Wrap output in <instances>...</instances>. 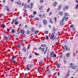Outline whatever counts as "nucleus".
Wrapping results in <instances>:
<instances>
[{
	"label": "nucleus",
	"mask_w": 78,
	"mask_h": 78,
	"mask_svg": "<svg viewBox=\"0 0 78 78\" xmlns=\"http://www.w3.org/2000/svg\"><path fill=\"white\" fill-rule=\"evenodd\" d=\"M55 33L53 32L52 34H51V37L50 38V39H51V40H52V39L53 41L55 40V39H57V38H56L55 37Z\"/></svg>",
	"instance_id": "1"
},
{
	"label": "nucleus",
	"mask_w": 78,
	"mask_h": 78,
	"mask_svg": "<svg viewBox=\"0 0 78 78\" xmlns=\"http://www.w3.org/2000/svg\"><path fill=\"white\" fill-rule=\"evenodd\" d=\"M50 56L51 58H56V55L55 54V53L53 52H51L50 53Z\"/></svg>",
	"instance_id": "2"
},
{
	"label": "nucleus",
	"mask_w": 78,
	"mask_h": 78,
	"mask_svg": "<svg viewBox=\"0 0 78 78\" xmlns=\"http://www.w3.org/2000/svg\"><path fill=\"white\" fill-rule=\"evenodd\" d=\"M34 5V4L33 3H31L30 4V5H27V8H30V9H32V8H33V5Z\"/></svg>",
	"instance_id": "3"
},
{
	"label": "nucleus",
	"mask_w": 78,
	"mask_h": 78,
	"mask_svg": "<svg viewBox=\"0 0 78 78\" xmlns=\"http://www.w3.org/2000/svg\"><path fill=\"white\" fill-rule=\"evenodd\" d=\"M20 32L22 34H24V30L23 29H21L20 30Z\"/></svg>",
	"instance_id": "4"
},
{
	"label": "nucleus",
	"mask_w": 78,
	"mask_h": 78,
	"mask_svg": "<svg viewBox=\"0 0 78 78\" xmlns=\"http://www.w3.org/2000/svg\"><path fill=\"white\" fill-rule=\"evenodd\" d=\"M43 22L44 23V24L46 25H47V20H43Z\"/></svg>",
	"instance_id": "5"
},
{
	"label": "nucleus",
	"mask_w": 78,
	"mask_h": 78,
	"mask_svg": "<svg viewBox=\"0 0 78 78\" xmlns=\"http://www.w3.org/2000/svg\"><path fill=\"white\" fill-rule=\"evenodd\" d=\"M69 16V13L65 12L64 14V17H67Z\"/></svg>",
	"instance_id": "6"
},
{
	"label": "nucleus",
	"mask_w": 78,
	"mask_h": 78,
	"mask_svg": "<svg viewBox=\"0 0 78 78\" xmlns=\"http://www.w3.org/2000/svg\"><path fill=\"white\" fill-rule=\"evenodd\" d=\"M63 19H64L66 21H67L68 19H69V18L68 17H66L64 16V17L63 18Z\"/></svg>",
	"instance_id": "7"
},
{
	"label": "nucleus",
	"mask_w": 78,
	"mask_h": 78,
	"mask_svg": "<svg viewBox=\"0 0 78 78\" xmlns=\"http://www.w3.org/2000/svg\"><path fill=\"white\" fill-rule=\"evenodd\" d=\"M48 50V47H46V50H45V51H44V54H46V53H47V51Z\"/></svg>",
	"instance_id": "8"
},
{
	"label": "nucleus",
	"mask_w": 78,
	"mask_h": 78,
	"mask_svg": "<svg viewBox=\"0 0 78 78\" xmlns=\"http://www.w3.org/2000/svg\"><path fill=\"white\" fill-rule=\"evenodd\" d=\"M22 50L24 52H26L27 51V48H25V47H24L23 48Z\"/></svg>",
	"instance_id": "9"
},
{
	"label": "nucleus",
	"mask_w": 78,
	"mask_h": 78,
	"mask_svg": "<svg viewBox=\"0 0 78 78\" xmlns=\"http://www.w3.org/2000/svg\"><path fill=\"white\" fill-rule=\"evenodd\" d=\"M49 55V52H48L47 54L46 58L48 60H49V57H48V55Z\"/></svg>",
	"instance_id": "10"
},
{
	"label": "nucleus",
	"mask_w": 78,
	"mask_h": 78,
	"mask_svg": "<svg viewBox=\"0 0 78 78\" xmlns=\"http://www.w3.org/2000/svg\"><path fill=\"white\" fill-rule=\"evenodd\" d=\"M58 3V2L56 1L55 2L53 3V6H56L57 5V4Z\"/></svg>",
	"instance_id": "11"
},
{
	"label": "nucleus",
	"mask_w": 78,
	"mask_h": 78,
	"mask_svg": "<svg viewBox=\"0 0 78 78\" xmlns=\"http://www.w3.org/2000/svg\"><path fill=\"white\" fill-rule=\"evenodd\" d=\"M66 56L67 57V58H69L70 56V54L69 53H67Z\"/></svg>",
	"instance_id": "12"
},
{
	"label": "nucleus",
	"mask_w": 78,
	"mask_h": 78,
	"mask_svg": "<svg viewBox=\"0 0 78 78\" xmlns=\"http://www.w3.org/2000/svg\"><path fill=\"white\" fill-rule=\"evenodd\" d=\"M59 15H60V16H62L63 15V12H59Z\"/></svg>",
	"instance_id": "13"
},
{
	"label": "nucleus",
	"mask_w": 78,
	"mask_h": 78,
	"mask_svg": "<svg viewBox=\"0 0 78 78\" xmlns=\"http://www.w3.org/2000/svg\"><path fill=\"white\" fill-rule=\"evenodd\" d=\"M20 3H21V2H20V1L16 2V3L18 4L19 5H20Z\"/></svg>",
	"instance_id": "14"
},
{
	"label": "nucleus",
	"mask_w": 78,
	"mask_h": 78,
	"mask_svg": "<svg viewBox=\"0 0 78 78\" xmlns=\"http://www.w3.org/2000/svg\"><path fill=\"white\" fill-rule=\"evenodd\" d=\"M16 57H15V56L13 55V56H12V58L11 59V60H13L14 59H15Z\"/></svg>",
	"instance_id": "15"
},
{
	"label": "nucleus",
	"mask_w": 78,
	"mask_h": 78,
	"mask_svg": "<svg viewBox=\"0 0 78 78\" xmlns=\"http://www.w3.org/2000/svg\"><path fill=\"white\" fill-rule=\"evenodd\" d=\"M5 9H6V10H7V11H8V12H9V11H10L8 7H5Z\"/></svg>",
	"instance_id": "16"
},
{
	"label": "nucleus",
	"mask_w": 78,
	"mask_h": 78,
	"mask_svg": "<svg viewBox=\"0 0 78 78\" xmlns=\"http://www.w3.org/2000/svg\"><path fill=\"white\" fill-rule=\"evenodd\" d=\"M12 63H16V61L14 60H11Z\"/></svg>",
	"instance_id": "17"
},
{
	"label": "nucleus",
	"mask_w": 78,
	"mask_h": 78,
	"mask_svg": "<svg viewBox=\"0 0 78 78\" xmlns=\"http://www.w3.org/2000/svg\"><path fill=\"white\" fill-rule=\"evenodd\" d=\"M62 7V6L61 5H59L58 6V9L59 10L61 8V7Z\"/></svg>",
	"instance_id": "18"
},
{
	"label": "nucleus",
	"mask_w": 78,
	"mask_h": 78,
	"mask_svg": "<svg viewBox=\"0 0 78 78\" xmlns=\"http://www.w3.org/2000/svg\"><path fill=\"white\" fill-rule=\"evenodd\" d=\"M38 16L39 17H40V18H41V19L43 18V16H42V15L39 14Z\"/></svg>",
	"instance_id": "19"
},
{
	"label": "nucleus",
	"mask_w": 78,
	"mask_h": 78,
	"mask_svg": "<svg viewBox=\"0 0 78 78\" xmlns=\"http://www.w3.org/2000/svg\"><path fill=\"white\" fill-rule=\"evenodd\" d=\"M39 30H35V34H37L38 33H39Z\"/></svg>",
	"instance_id": "20"
},
{
	"label": "nucleus",
	"mask_w": 78,
	"mask_h": 78,
	"mask_svg": "<svg viewBox=\"0 0 78 78\" xmlns=\"http://www.w3.org/2000/svg\"><path fill=\"white\" fill-rule=\"evenodd\" d=\"M78 69V67H72V69Z\"/></svg>",
	"instance_id": "21"
},
{
	"label": "nucleus",
	"mask_w": 78,
	"mask_h": 78,
	"mask_svg": "<svg viewBox=\"0 0 78 78\" xmlns=\"http://www.w3.org/2000/svg\"><path fill=\"white\" fill-rule=\"evenodd\" d=\"M65 47L66 48H65V50L66 51H67V50H68V48H67V46H65Z\"/></svg>",
	"instance_id": "22"
},
{
	"label": "nucleus",
	"mask_w": 78,
	"mask_h": 78,
	"mask_svg": "<svg viewBox=\"0 0 78 78\" xmlns=\"http://www.w3.org/2000/svg\"><path fill=\"white\" fill-rule=\"evenodd\" d=\"M78 7V4H77L76 5V8H75V9H77Z\"/></svg>",
	"instance_id": "23"
},
{
	"label": "nucleus",
	"mask_w": 78,
	"mask_h": 78,
	"mask_svg": "<svg viewBox=\"0 0 78 78\" xmlns=\"http://www.w3.org/2000/svg\"><path fill=\"white\" fill-rule=\"evenodd\" d=\"M30 32L28 31H27L26 33V34H30Z\"/></svg>",
	"instance_id": "24"
},
{
	"label": "nucleus",
	"mask_w": 78,
	"mask_h": 78,
	"mask_svg": "<svg viewBox=\"0 0 78 78\" xmlns=\"http://www.w3.org/2000/svg\"><path fill=\"white\" fill-rule=\"evenodd\" d=\"M21 46V44H19L18 45L17 47H18V48H20Z\"/></svg>",
	"instance_id": "25"
},
{
	"label": "nucleus",
	"mask_w": 78,
	"mask_h": 78,
	"mask_svg": "<svg viewBox=\"0 0 78 78\" xmlns=\"http://www.w3.org/2000/svg\"><path fill=\"white\" fill-rule=\"evenodd\" d=\"M31 31L32 32H33L34 31H35V30L34 29V28H32L31 29Z\"/></svg>",
	"instance_id": "26"
},
{
	"label": "nucleus",
	"mask_w": 78,
	"mask_h": 78,
	"mask_svg": "<svg viewBox=\"0 0 78 78\" xmlns=\"http://www.w3.org/2000/svg\"><path fill=\"white\" fill-rule=\"evenodd\" d=\"M54 21H55V23H56V17H55L54 18Z\"/></svg>",
	"instance_id": "27"
},
{
	"label": "nucleus",
	"mask_w": 78,
	"mask_h": 78,
	"mask_svg": "<svg viewBox=\"0 0 78 78\" xmlns=\"http://www.w3.org/2000/svg\"><path fill=\"white\" fill-rule=\"evenodd\" d=\"M18 23H19V21H17L15 22V24L16 25H18Z\"/></svg>",
	"instance_id": "28"
},
{
	"label": "nucleus",
	"mask_w": 78,
	"mask_h": 78,
	"mask_svg": "<svg viewBox=\"0 0 78 78\" xmlns=\"http://www.w3.org/2000/svg\"><path fill=\"white\" fill-rule=\"evenodd\" d=\"M44 33H45V34H48V31H45Z\"/></svg>",
	"instance_id": "29"
},
{
	"label": "nucleus",
	"mask_w": 78,
	"mask_h": 78,
	"mask_svg": "<svg viewBox=\"0 0 78 78\" xmlns=\"http://www.w3.org/2000/svg\"><path fill=\"white\" fill-rule=\"evenodd\" d=\"M41 47H46V45H45V44H44V45L42 44V45H41Z\"/></svg>",
	"instance_id": "30"
},
{
	"label": "nucleus",
	"mask_w": 78,
	"mask_h": 78,
	"mask_svg": "<svg viewBox=\"0 0 78 78\" xmlns=\"http://www.w3.org/2000/svg\"><path fill=\"white\" fill-rule=\"evenodd\" d=\"M63 22H64V19H63V20H62L61 22L60 23L61 24H62Z\"/></svg>",
	"instance_id": "31"
},
{
	"label": "nucleus",
	"mask_w": 78,
	"mask_h": 78,
	"mask_svg": "<svg viewBox=\"0 0 78 78\" xmlns=\"http://www.w3.org/2000/svg\"><path fill=\"white\" fill-rule=\"evenodd\" d=\"M45 50V48H42L41 49L42 51H44Z\"/></svg>",
	"instance_id": "32"
},
{
	"label": "nucleus",
	"mask_w": 78,
	"mask_h": 78,
	"mask_svg": "<svg viewBox=\"0 0 78 78\" xmlns=\"http://www.w3.org/2000/svg\"><path fill=\"white\" fill-rule=\"evenodd\" d=\"M65 9H69V6H66L65 7Z\"/></svg>",
	"instance_id": "33"
},
{
	"label": "nucleus",
	"mask_w": 78,
	"mask_h": 78,
	"mask_svg": "<svg viewBox=\"0 0 78 78\" xmlns=\"http://www.w3.org/2000/svg\"><path fill=\"white\" fill-rule=\"evenodd\" d=\"M43 61H41V62H39V64H42V63H43Z\"/></svg>",
	"instance_id": "34"
},
{
	"label": "nucleus",
	"mask_w": 78,
	"mask_h": 78,
	"mask_svg": "<svg viewBox=\"0 0 78 78\" xmlns=\"http://www.w3.org/2000/svg\"><path fill=\"white\" fill-rule=\"evenodd\" d=\"M70 73V70H69L68 72V73L67 74V75L69 76V74Z\"/></svg>",
	"instance_id": "35"
},
{
	"label": "nucleus",
	"mask_w": 78,
	"mask_h": 78,
	"mask_svg": "<svg viewBox=\"0 0 78 78\" xmlns=\"http://www.w3.org/2000/svg\"><path fill=\"white\" fill-rule=\"evenodd\" d=\"M12 33H14V29H12Z\"/></svg>",
	"instance_id": "36"
},
{
	"label": "nucleus",
	"mask_w": 78,
	"mask_h": 78,
	"mask_svg": "<svg viewBox=\"0 0 78 78\" xmlns=\"http://www.w3.org/2000/svg\"><path fill=\"white\" fill-rule=\"evenodd\" d=\"M53 31H56V29H55V28L54 27L52 29Z\"/></svg>",
	"instance_id": "37"
},
{
	"label": "nucleus",
	"mask_w": 78,
	"mask_h": 78,
	"mask_svg": "<svg viewBox=\"0 0 78 78\" xmlns=\"http://www.w3.org/2000/svg\"><path fill=\"white\" fill-rule=\"evenodd\" d=\"M2 27L3 28H5V25L4 24H2Z\"/></svg>",
	"instance_id": "38"
},
{
	"label": "nucleus",
	"mask_w": 78,
	"mask_h": 78,
	"mask_svg": "<svg viewBox=\"0 0 78 78\" xmlns=\"http://www.w3.org/2000/svg\"><path fill=\"white\" fill-rule=\"evenodd\" d=\"M24 41H25V40L23 39V40H22L21 42L22 43H23L24 42H25Z\"/></svg>",
	"instance_id": "39"
},
{
	"label": "nucleus",
	"mask_w": 78,
	"mask_h": 78,
	"mask_svg": "<svg viewBox=\"0 0 78 78\" xmlns=\"http://www.w3.org/2000/svg\"><path fill=\"white\" fill-rule=\"evenodd\" d=\"M40 72H41V70L39 69H38L37 71L38 73H40Z\"/></svg>",
	"instance_id": "40"
},
{
	"label": "nucleus",
	"mask_w": 78,
	"mask_h": 78,
	"mask_svg": "<svg viewBox=\"0 0 78 78\" xmlns=\"http://www.w3.org/2000/svg\"><path fill=\"white\" fill-rule=\"evenodd\" d=\"M33 13H34V15L36 14L37 12L36 11H34Z\"/></svg>",
	"instance_id": "41"
},
{
	"label": "nucleus",
	"mask_w": 78,
	"mask_h": 78,
	"mask_svg": "<svg viewBox=\"0 0 78 78\" xmlns=\"http://www.w3.org/2000/svg\"><path fill=\"white\" fill-rule=\"evenodd\" d=\"M4 37L5 39L6 40H8V37Z\"/></svg>",
	"instance_id": "42"
},
{
	"label": "nucleus",
	"mask_w": 78,
	"mask_h": 78,
	"mask_svg": "<svg viewBox=\"0 0 78 78\" xmlns=\"http://www.w3.org/2000/svg\"><path fill=\"white\" fill-rule=\"evenodd\" d=\"M47 12H49L50 11V8H48L47 10Z\"/></svg>",
	"instance_id": "43"
},
{
	"label": "nucleus",
	"mask_w": 78,
	"mask_h": 78,
	"mask_svg": "<svg viewBox=\"0 0 78 78\" xmlns=\"http://www.w3.org/2000/svg\"><path fill=\"white\" fill-rule=\"evenodd\" d=\"M44 1V0H41L40 1V2L41 3H42Z\"/></svg>",
	"instance_id": "44"
},
{
	"label": "nucleus",
	"mask_w": 78,
	"mask_h": 78,
	"mask_svg": "<svg viewBox=\"0 0 78 78\" xmlns=\"http://www.w3.org/2000/svg\"><path fill=\"white\" fill-rule=\"evenodd\" d=\"M43 16L44 17H46V15L45 14H44L43 15Z\"/></svg>",
	"instance_id": "45"
},
{
	"label": "nucleus",
	"mask_w": 78,
	"mask_h": 78,
	"mask_svg": "<svg viewBox=\"0 0 78 78\" xmlns=\"http://www.w3.org/2000/svg\"><path fill=\"white\" fill-rule=\"evenodd\" d=\"M70 65H71L70 67H72V65H73V63H70Z\"/></svg>",
	"instance_id": "46"
},
{
	"label": "nucleus",
	"mask_w": 78,
	"mask_h": 78,
	"mask_svg": "<svg viewBox=\"0 0 78 78\" xmlns=\"http://www.w3.org/2000/svg\"><path fill=\"white\" fill-rule=\"evenodd\" d=\"M32 65H29V67H32Z\"/></svg>",
	"instance_id": "47"
},
{
	"label": "nucleus",
	"mask_w": 78,
	"mask_h": 78,
	"mask_svg": "<svg viewBox=\"0 0 78 78\" xmlns=\"http://www.w3.org/2000/svg\"><path fill=\"white\" fill-rule=\"evenodd\" d=\"M32 58V56H31V55L29 56V59H31Z\"/></svg>",
	"instance_id": "48"
},
{
	"label": "nucleus",
	"mask_w": 78,
	"mask_h": 78,
	"mask_svg": "<svg viewBox=\"0 0 78 78\" xmlns=\"http://www.w3.org/2000/svg\"><path fill=\"white\" fill-rule=\"evenodd\" d=\"M35 55H36V56H37V55H39V54H37L36 52L35 53Z\"/></svg>",
	"instance_id": "49"
},
{
	"label": "nucleus",
	"mask_w": 78,
	"mask_h": 78,
	"mask_svg": "<svg viewBox=\"0 0 78 78\" xmlns=\"http://www.w3.org/2000/svg\"><path fill=\"white\" fill-rule=\"evenodd\" d=\"M73 27V24H72L71 25L70 28H72Z\"/></svg>",
	"instance_id": "50"
},
{
	"label": "nucleus",
	"mask_w": 78,
	"mask_h": 78,
	"mask_svg": "<svg viewBox=\"0 0 78 78\" xmlns=\"http://www.w3.org/2000/svg\"><path fill=\"white\" fill-rule=\"evenodd\" d=\"M58 35H59L61 34V33H60V32H58Z\"/></svg>",
	"instance_id": "51"
},
{
	"label": "nucleus",
	"mask_w": 78,
	"mask_h": 78,
	"mask_svg": "<svg viewBox=\"0 0 78 78\" xmlns=\"http://www.w3.org/2000/svg\"><path fill=\"white\" fill-rule=\"evenodd\" d=\"M46 39H47V40H48V36H46Z\"/></svg>",
	"instance_id": "52"
},
{
	"label": "nucleus",
	"mask_w": 78,
	"mask_h": 78,
	"mask_svg": "<svg viewBox=\"0 0 78 78\" xmlns=\"http://www.w3.org/2000/svg\"><path fill=\"white\" fill-rule=\"evenodd\" d=\"M42 7H40L39 8V9L40 10H41V9H42Z\"/></svg>",
	"instance_id": "53"
},
{
	"label": "nucleus",
	"mask_w": 78,
	"mask_h": 78,
	"mask_svg": "<svg viewBox=\"0 0 78 78\" xmlns=\"http://www.w3.org/2000/svg\"><path fill=\"white\" fill-rule=\"evenodd\" d=\"M7 31H8V32H9V28H7Z\"/></svg>",
	"instance_id": "54"
},
{
	"label": "nucleus",
	"mask_w": 78,
	"mask_h": 78,
	"mask_svg": "<svg viewBox=\"0 0 78 78\" xmlns=\"http://www.w3.org/2000/svg\"><path fill=\"white\" fill-rule=\"evenodd\" d=\"M14 20H13L12 22H11V23H12V24H13V23H14Z\"/></svg>",
	"instance_id": "55"
},
{
	"label": "nucleus",
	"mask_w": 78,
	"mask_h": 78,
	"mask_svg": "<svg viewBox=\"0 0 78 78\" xmlns=\"http://www.w3.org/2000/svg\"><path fill=\"white\" fill-rule=\"evenodd\" d=\"M52 12H50L49 13V16H50L51 15V14H52Z\"/></svg>",
	"instance_id": "56"
},
{
	"label": "nucleus",
	"mask_w": 78,
	"mask_h": 78,
	"mask_svg": "<svg viewBox=\"0 0 78 78\" xmlns=\"http://www.w3.org/2000/svg\"><path fill=\"white\" fill-rule=\"evenodd\" d=\"M30 44L28 45V46L27 47V49H28V48H30Z\"/></svg>",
	"instance_id": "57"
},
{
	"label": "nucleus",
	"mask_w": 78,
	"mask_h": 78,
	"mask_svg": "<svg viewBox=\"0 0 78 78\" xmlns=\"http://www.w3.org/2000/svg\"><path fill=\"white\" fill-rule=\"evenodd\" d=\"M50 22L51 23H53V22H52V21H51V19H50Z\"/></svg>",
	"instance_id": "58"
},
{
	"label": "nucleus",
	"mask_w": 78,
	"mask_h": 78,
	"mask_svg": "<svg viewBox=\"0 0 78 78\" xmlns=\"http://www.w3.org/2000/svg\"><path fill=\"white\" fill-rule=\"evenodd\" d=\"M27 70H30V68L29 67H27Z\"/></svg>",
	"instance_id": "59"
},
{
	"label": "nucleus",
	"mask_w": 78,
	"mask_h": 78,
	"mask_svg": "<svg viewBox=\"0 0 78 78\" xmlns=\"http://www.w3.org/2000/svg\"><path fill=\"white\" fill-rule=\"evenodd\" d=\"M57 68H59V65H58L57 66Z\"/></svg>",
	"instance_id": "60"
},
{
	"label": "nucleus",
	"mask_w": 78,
	"mask_h": 78,
	"mask_svg": "<svg viewBox=\"0 0 78 78\" xmlns=\"http://www.w3.org/2000/svg\"><path fill=\"white\" fill-rule=\"evenodd\" d=\"M9 37H12V35H10L9 36Z\"/></svg>",
	"instance_id": "61"
},
{
	"label": "nucleus",
	"mask_w": 78,
	"mask_h": 78,
	"mask_svg": "<svg viewBox=\"0 0 78 78\" xmlns=\"http://www.w3.org/2000/svg\"><path fill=\"white\" fill-rule=\"evenodd\" d=\"M72 30H73V31L75 30V28H74V27H73V28H72Z\"/></svg>",
	"instance_id": "62"
},
{
	"label": "nucleus",
	"mask_w": 78,
	"mask_h": 78,
	"mask_svg": "<svg viewBox=\"0 0 78 78\" xmlns=\"http://www.w3.org/2000/svg\"><path fill=\"white\" fill-rule=\"evenodd\" d=\"M31 19H32V18H34V16H32L31 17H30Z\"/></svg>",
	"instance_id": "63"
},
{
	"label": "nucleus",
	"mask_w": 78,
	"mask_h": 78,
	"mask_svg": "<svg viewBox=\"0 0 78 78\" xmlns=\"http://www.w3.org/2000/svg\"><path fill=\"white\" fill-rule=\"evenodd\" d=\"M76 3H78V0H76Z\"/></svg>",
	"instance_id": "64"
}]
</instances>
